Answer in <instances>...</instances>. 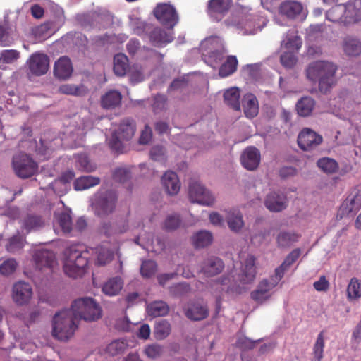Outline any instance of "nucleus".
Instances as JSON below:
<instances>
[{
    "mask_svg": "<svg viewBox=\"0 0 361 361\" xmlns=\"http://www.w3.org/2000/svg\"><path fill=\"white\" fill-rule=\"evenodd\" d=\"M337 69V66L331 61H315L307 66L305 74L309 80L318 82L319 91L326 94L336 84Z\"/></svg>",
    "mask_w": 361,
    "mask_h": 361,
    "instance_id": "obj_1",
    "label": "nucleus"
},
{
    "mask_svg": "<svg viewBox=\"0 0 361 361\" xmlns=\"http://www.w3.org/2000/svg\"><path fill=\"white\" fill-rule=\"evenodd\" d=\"M78 325V322L70 309L57 312L52 319V335L59 341H66L73 337Z\"/></svg>",
    "mask_w": 361,
    "mask_h": 361,
    "instance_id": "obj_2",
    "label": "nucleus"
},
{
    "mask_svg": "<svg viewBox=\"0 0 361 361\" xmlns=\"http://www.w3.org/2000/svg\"><path fill=\"white\" fill-rule=\"evenodd\" d=\"M88 253L72 246L64 252L63 271L71 278L82 276L86 271L88 264Z\"/></svg>",
    "mask_w": 361,
    "mask_h": 361,
    "instance_id": "obj_3",
    "label": "nucleus"
},
{
    "mask_svg": "<svg viewBox=\"0 0 361 361\" xmlns=\"http://www.w3.org/2000/svg\"><path fill=\"white\" fill-rule=\"evenodd\" d=\"M75 319L78 322H94L102 317V309L99 304L92 298L85 297L75 300L70 308Z\"/></svg>",
    "mask_w": 361,
    "mask_h": 361,
    "instance_id": "obj_4",
    "label": "nucleus"
},
{
    "mask_svg": "<svg viewBox=\"0 0 361 361\" xmlns=\"http://www.w3.org/2000/svg\"><path fill=\"white\" fill-rule=\"evenodd\" d=\"M326 16L331 22L347 25L361 20V10H357L353 3L338 4L329 10Z\"/></svg>",
    "mask_w": 361,
    "mask_h": 361,
    "instance_id": "obj_5",
    "label": "nucleus"
},
{
    "mask_svg": "<svg viewBox=\"0 0 361 361\" xmlns=\"http://www.w3.org/2000/svg\"><path fill=\"white\" fill-rule=\"evenodd\" d=\"M200 49L203 52L204 61L213 68H216L222 62L226 52L221 39L218 37L205 39L200 44Z\"/></svg>",
    "mask_w": 361,
    "mask_h": 361,
    "instance_id": "obj_6",
    "label": "nucleus"
},
{
    "mask_svg": "<svg viewBox=\"0 0 361 361\" xmlns=\"http://www.w3.org/2000/svg\"><path fill=\"white\" fill-rule=\"evenodd\" d=\"M135 123L132 119L123 120L118 129L112 134L109 140V146L111 149L121 152L123 149V142L130 140L135 135Z\"/></svg>",
    "mask_w": 361,
    "mask_h": 361,
    "instance_id": "obj_7",
    "label": "nucleus"
},
{
    "mask_svg": "<svg viewBox=\"0 0 361 361\" xmlns=\"http://www.w3.org/2000/svg\"><path fill=\"white\" fill-rule=\"evenodd\" d=\"M188 195L190 201L204 206H212L215 197L200 182L192 180L189 184Z\"/></svg>",
    "mask_w": 361,
    "mask_h": 361,
    "instance_id": "obj_8",
    "label": "nucleus"
},
{
    "mask_svg": "<svg viewBox=\"0 0 361 361\" xmlns=\"http://www.w3.org/2000/svg\"><path fill=\"white\" fill-rule=\"evenodd\" d=\"M281 280L274 274L269 279H264L259 281L255 290L251 292V298L259 304H262L268 300L272 295L271 290Z\"/></svg>",
    "mask_w": 361,
    "mask_h": 361,
    "instance_id": "obj_9",
    "label": "nucleus"
},
{
    "mask_svg": "<svg viewBox=\"0 0 361 361\" xmlns=\"http://www.w3.org/2000/svg\"><path fill=\"white\" fill-rule=\"evenodd\" d=\"M13 169L16 175L21 178L33 176L37 169V164L27 154H20L13 160Z\"/></svg>",
    "mask_w": 361,
    "mask_h": 361,
    "instance_id": "obj_10",
    "label": "nucleus"
},
{
    "mask_svg": "<svg viewBox=\"0 0 361 361\" xmlns=\"http://www.w3.org/2000/svg\"><path fill=\"white\" fill-rule=\"evenodd\" d=\"M117 195L114 191H107L100 195L94 203L95 213L98 216L111 214L115 209Z\"/></svg>",
    "mask_w": 361,
    "mask_h": 361,
    "instance_id": "obj_11",
    "label": "nucleus"
},
{
    "mask_svg": "<svg viewBox=\"0 0 361 361\" xmlns=\"http://www.w3.org/2000/svg\"><path fill=\"white\" fill-rule=\"evenodd\" d=\"M322 137L310 128H305L298 136V144L303 151H310L322 142Z\"/></svg>",
    "mask_w": 361,
    "mask_h": 361,
    "instance_id": "obj_12",
    "label": "nucleus"
},
{
    "mask_svg": "<svg viewBox=\"0 0 361 361\" xmlns=\"http://www.w3.org/2000/svg\"><path fill=\"white\" fill-rule=\"evenodd\" d=\"M361 209V190L354 188L343 202L340 212L343 216H354Z\"/></svg>",
    "mask_w": 361,
    "mask_h": 361,
    "instance_id": "obj_13",
    "label": "nucleus"
},
{
    "mask_svg": "<svg viewBox=\"0 0 361 361\" xmlns=\"http://www.w3.org/2000/svg\"><path fill=\"white\" fill-rule=\"evenodd\" d=\"M155 17L164 25L172 28L178 22L176 9L169 4L158 5L154 10Z\"/></svg>",
    "mask_w": 361,
    "mask_h": 361,
    "instance_id": "obj_14",
    "label": "nucleus"
},
{
    "mask_svg": "<svg viewBox=\"0 0 361 361\" xmlns=\"http://www.w3.org/2000/svg\"><path fill=\"white\" fill-rule=\"evenodd\" d=\"M185 316L191 321H201L209 315V308L207 305L200 302H190L183 307Z\"/></svg>",
    "mask_w": 361,
    "mask_h": 361,
    "instance_id": "obj_15",
    "label": "nucleus"
},
{
    "mask_svg": "<svg viewBox=\"0 0 361 361\" xmlns=\"http://www.w3.org/2000/svg\"><path fill=\"white\" fill-rule=\"evenodd\" d=\"M32 257L36 267L40 270L51 269L57 264L56 255L50 250H37L34 252Z\"/></svg>",
    "mask_w": 361,
    "mask_h": 361,
    "instance_id": "obj_16",
    "label": "nucleus"
},
{
    "mask_svg": "<svg viewBox=\"0 0 361 361\" xmlns=\"http://www.w3.org/2000/svg\"><path fill=\"white\" fill-rule=\"evenodd\" d=\"M264 205L271 212H280L286 208L288 200L283 192L272 191L267 195Z\"/></svg>",
    "mask_w": 361,
    "mask_h": 361,
    "instance_id": "obj_17",
    "label": "nucleus"
},
{
    "mask_svg": "<svg viewBox=\"0 0 361 361\" xmlns=\"http://www.w3.org/2000/svg\"><path fill=\"white\" fill-rule=\"evenodd\" d=\"M32 295L31 286L25 281L16 283L12 288V299L18 305L27 304Z\"/></svg>",
    "mask_w": 361,
    "mask_h": 361,
    "instance_id": "obj_18",
    "label": "nucleus"
},
{
    "mask_svg": "<svg viewBox=\"0 0 361 361\" xmlns=\"http://www.w3.org/2000/svg\"><path fill=\"white\" fill-rule=\"evenodd\" d=\"M256 258L252 255H247L242 264L240 273L238 275V281L242 284L252 283L256 277Z\"/></svg>",
    "mask_w": 361,
    "mask_h": 361,
    "instance_id": "obj_19",
    "label": "nucleus"
},
{
    "mask_svg": "<svg viewBox=\"0 0 361 361\" xmlns=\"http://www.w3.org/2000/svg\"><path fill=\"white\" fill-rule=\"evenodd\" d=\"M27 64L31 73L35 75L39 76L44 75L47 72L49 59L44 54L35 53L30 57Z\"/></svg>",
    "mask_w": 361,
    "mask_h": 361,
    "instance_id": "obj_20",
    "label": "nucleus"
},
{
    "mask_svg": "<svg viewBox=\"0 0 361 361\" xmlns=\"http://www.w3.org/2000/svg\"><path fill=\"white\" fill-rule=\"evenodd\" d=\"M200 268V272L204 276L213 277L222 272L224 263L220 258L212 256L203 260Z\"/></svg>",
    "mask_w": 361,
    "mask_h": 361,
    "instance_id": "obj_21",
    "label": "nucleus"
},
{
    "mask_svg": "<svg viewBox=\"0 0 361 361\" xmlns=\"http://www.w3.org/2000/svg\"><path fill=\"white\" fill-rule=\"evenodd\" d=\"M261 159L259 151L255 147H246L240 156V162L243 166L248 171L255 170Z\"/></svg>",
    "mask_w": 361,
    "mask_h": 361,
    "instance_id": "obj_22",
    "label": "nucleus"
},
{
    "mask_svg": "<svg viewBox=\"0 0 361 361\" xmlns=\"http://www.w3.org/2000/svg\"><path fill=\"white\" fill-rule=\"evenodd\" d=\"M232 0H209L207 4L208 13L216 19H221L229 11Z\"/></svg>",
    "mask_w": 361,
    "mask_h": 361,
    "instance_id": "obj_23",
    "label": "nucleus"
},
{
    "mask_svg": "<svg viewBox=\"0 0 361 361\" xmlns=\"http://www.w3.org/2000/svg\"><path fill=\"white\" fill-rule=\"evenodd\" d=\"M225 220L230 231L235 233H241L245 225L242 213L235 209L226 211Z\"/></svg>",
    "mask_w": 361,
    "mask_h": 361,
    "instance_id": "obj_24",
    "label": "nucleus"
},
{
    "mask_svg": "<svg viewBox=\"0 0 361 361\" xmlns=\"http://www.w3.org/2000/svg\"><path fill=\"white\" fill-rule=\"evenodd\" d=\"M73 71L70 59L67 56L60 57L54 63V74L61 80L68 79Z\"/></svg>",
    "mask_w": 361,
    "mask_h": 361,
    "instance_id": "obj_25",
    "label": "nucleus"
},
{
    "mask_svg": "<svg viewBox=\"0 0 361 361\" xmlns=\"http://www.w3.org/2000/svg\"><path fill=\"white\" fill-rule=\"evenodd\" d=\"M161 183L166 192L170 195L178 193L180 189V183L177 174L173 171L166 172L161 178Z\"/></svg>",
    "mask_w": 361,
    "mask_h": 361,
    "instance_id": "obj_26",
    "label": "nucleus"
},
{
    "mask_svg": "<svg viewBox=\"0 0 361 361\" xmlns=\"http://www.w3.org/2000/svg\"><path fill=\"white\" fill-rule=\"evenodd\" d=\"M242 106L247 118L255 117L259 112V104L257 97L251 93L246 94L242 99Z\"/></svg>",
    "mask_w": 361,
    "mask_h": 361,
    "instance_id": "obj_27",
    "label": "nucleus"
},
{
    "mask_svg": "<svg viewBox=\"0 0 361 361\" xmlns=\"http://www.w3.org/2000/svg\"><path fill=\"white\" fill-rule=\"evenodd\" d=\"M302 10V4L296 1H285L279 6L280 13L290 19L296 18Z\"/></svg>",
    "mask_w": 361,
    "mask_h": 361,
    "instance_id": "obj_28",
    "label": "nucleus"
},
{
    "mask_svg": "<svg viewBox=\"0 0 361 361\" xmlns=\"http://www.w3.org/2000/svg\"><path fill=\"white\" fill-rule=\"evenodd\" d=\"M343 52L349 56H358L361 54V42L354 37H346L342 42Z\"/></svg>",
    "mask_w": 361,
    "mask_h": 361,
    "instance_id": "obj_29",
    "label": "nucleus"
},
{
    "mask_svg": "<svg viewBox=\"0 0 361 361\" xmlns=\"http://www.w3.org/2000/svg\"><path fill=\"white\" fill-rule=\"evenodd\" d=\"M301 254V250L297 248L291 251L286 257L283 263L275 269L274 275L280 280L283 278L285 271L298 259Z\"/></svg>",
    "mask_w": 361,
    "mask_h": 361,
    "instance_id": "obj_30",
    "label": "nucleus"
},
{
    "mask_svg": "<svg viewBox=\"0 0 361 361\" xmlns=\"http://www.w3.org/2000/svg\"><path fill=\"white\" fill-rule=\"evenodd\" d=\"M301 254V250L297 248L291 251L286 257L283 263L275 269L274 275L280 280L283 278L285 271L298 259Z\"/></svg>",
    "mask_w": 361,
    "mask_h": 361,
    "instance_id": "obj_31",
    "label": "nucleus"
},
{
    "mask_svg": "<svg viewBox=\"0 0 361 361\" xmlns=\"http://www.w3.org/2000/svg\"><path fill=\"white\" fill-rule=\"evenodd\" d=\"M301 254V250L297 248L291 251L286 257L283 263L275 269L274 275L280 280L283 278L285 271L298 259Z\"/></svg>",
    "mask_w": 361,
    "mask_h": 361,
    "instance_id": "obj_32",
    "label": "nucleus"
},
{
    "mask_svg": "<svg viewBox=\"0 0 361 361\" xmlns=\"http://www.w3.org/2000/svg\"><path fill=\"white\" fill-rule=\"evenodd\" d=\"M301 254V250L297 248L291 251L286 257L283 263L275 269L274 275L280 280L283 278L285 271L298 259Z\"/></svg>",
    "mask_w": 361,
    "mask_h": 361,
    "instance_id": "obj_33",
    "label": "nucleus"
},
{
    "mask_svg": "<svg viewBox=\"0 0 361 361\" xmlns=\"http://www.w3.org/2000/svg\"><path fill=\"white\" fill-rule=\"evenodd\" d=\"M301 45L302 39L294 29L290 30L285 39L281 42V47L288 51H298Z\"/></svg>",
    "mask_w": 361,
    "mask_h": 361,
    "instance_id": "obj_34",
    "label": "nucleus"
},
{
    "mask_svg": "<svg viewBox=\"0 0 361 361\" xmlns=\"http://www.w3.org/2000/svg\"><path fill=\"white\" fill-rule=\"evenodd\" d=\"M45 225L44 220L36 214H27L23 219L22 227L26 231L30 232L32 231H37L42 228Z\"/></svg>",
    "mask_w": 361,
    "mask_h": 361,
    "instance_id": "obj_35",
    "label": "nucleus"
},
{
    "mask_svg": "<svg viewBox=\"0 0 361 361\" xmlns=\"http://www.w3.org/2000/svg\"><path fill=\"white\" fill-rule=\"evenodd\" d=\"M122 96L121 93L116 90H111L106 92L101 99V104L104 109H114L121 102Z\"/></svg>",
    "mask_w": 361,
    "mask_h": 361,
    "instance_id": "obj_36",
    "label": "nucleus"
},
{
    "mask_svg": "<svg viewBox=\"0 0 361 361\" xmlns=\"http://www.w3.org/2000/svg\"><path fill=\"white\" fill-rule=\"evenodd\" d=\"M314 106L315 101L312 97H304L297 102L296 111L300 116H309L312 114Z\"/></svg>",
    "mask_w": 361,
    "mask_h": 361,
    "instance_id": "obj_37",
    "label": "nucleus"
},
{
    "mask_svg": "<svg viewBox=\"0 0 361 361\" xmlns=\"http://www.w3.org/2000/svg\"><path fill=\"white\" fill-rule=\"evenodd\" d=\"M240 90L238 87H231L224 94L225 103L236 111L240 109Z\"/></svg>",
    "mask_w": 361,
    "mask_h": 361,
    "instance_id": "obj_38",
    "label": "nucleus"
},
{
    "mask_svg": "<svg viewBox=\"0 0 361 361\" xmlns=\"http://www.w3.org/2000/svg\"><path fill=\"white\" fill-rule=\"evenodd\" d=\"M300 235L293 231H281L276 236V243L280 247H288L298 241Z\"/></svg>",
    "mask_w": 361,
    "mask_h": 361,
    "instance_id": "obj_39",
    "label": "nucleus"
},
{
    "mask_svg": "<svg viewBox=\"0 0 361 361\" xmlns=\"http://www.w3.org/2000/svg\"><path fill=\"white\" fill-rule=\"evenodd\" d=\"M99 183V178L85 176L77 178L73 183V187L75 190H83L97 185Z\"/></svg>",
    "mask_w": 361,
    "mask_h": 361,
    "instance_id": "obj_40",
    "label": "nucleus"
},
{
    "mask_svg": "<svg viewBox=\"0 0 361 361\" xmlns=\"http://www.w3.org/2000/svg\"><path fill=\"white\" fill-rule=\"evenodd\" d=\"M213 241V235L208 231H200L192 237V243L197 248H203L209 246Z\"/></svg>",
    "mask_w": 361,
    "mask_h": 361,
    "instance_id": "obj_41",
    "label": "nucleus"
},
{
    "mask_svg": "<svg viewBox=\"0 0 361 361\" xmlns=\"http://www.w3.org/2000/svg\"><path fill=\"white\" fill-rule=\"evenodd\" d=\"M171 331V324L166 319L156 322L154 328V335L156 339L163 340L168 337Z\"/></svg>",
    "mask_w": 361,
    "mask_h": 361,
    "instance_id": "obj_42",
    "label": "nucleus"
},
{
    "mask_svg": "<svg viewBox=\"0 0 361 361\" xmlns=\"http://www.w3.org/2000/svg\"><path fill=\"white\" fill-rule=\"evenodd\" d=\"M123 287V281L119 277H114L107 281L102 286L105 295L113 296L117 295Z\"/></svg>",
    "mask_w": 361,
    "mask_h": 361,
    "instance_id": "obj_43",
    "label": "nucleus"
},
{
    "mask_svg": "<svg viewBox=\"0 0 361 361\" xmlns=\"http://www.w3.org/2000/svg\"><path fill=\"white\" fill-rule=\"evenodd\" d=\"M147 310L148 314L154 317H164L169 313V307L162 300L154 301L147 306Z\"/></svg>",
    "mask_w": 361,
    "mask_h": 361,
    "instance_id": "obj_44",
    "label": "nucleus"
},
{
    "mask_svg": "<svg viewBox=\"0 0 361 361\" xmlns=\"http://www.w3.org/2000/svg\"><path fill=\"white\" fill-rule=\"evenodd\" d=\"M128 348L126 341L121 339L114 340L109 343L104 351L110 356H116L123 353Z\"/></svg>",
    "mask_w": 361,
    "mask_h": 361,
    "instance_id": "obj_45",
    "label": "nucleus"
},
{
    "mask_svg": "<svg viewBox=\"0 0 361 361\" xmlns=\"http://www.w3.org/2000/svg\"><path fill=\"white\" fill-rule=\"evenodd\" d=\"M238 60L235 56H228L224 63L219 67V75L225 78L233 74L237 69Z\"/></svg>",
    "mask_w": 361,
    "mask_h": 361,
    "instance_id": "obj_46",
    "label": "nucleus"
},
{
    "mask_svg": "<svg viewBox=\"0 0 361 361\" xmlns=\"http://www.w3.org/2000/svg\"><path fill=\"white\" fill-rule=\"evenodd\" d=\"M128 68V59L123 54H118L114 58V71L118 76H123Z\"/></svg>",
    "mask_w": 361,
    "mask_h": 361,
    "instance_id": "obj_47",
    "label": "nucleus"
},
{
    "mask_svg": "<svg viewBox=\"0 0 361 361\" xmlns=\"http://www.w3.org/2000/svg\"><path fill=\"white\" fill-rule=\"evenodd\" d=\"M149 38L156 46H161L172 41V37L160 28H154L151 32Z\"/></svg>",
    "mask_w": 361,
    "mask_h": 361,
    "instance_id": "obj_48",
    "label": "nucleus"
},
{
    "mask_svg": "<svg viewBox=\"0 0 361 361\" xmlns=\"http://www.w3.org/2000/svg\"><path fill=\"white\" fill-rule=\"evenodd\" d=\"M59 92L68 95L82 96L87 93V88L83 85L63 84L59 87Z\"/></svg>",
    "mask_w": 361,
    "mask_h": 361,
    "instance_id": "obj_49",
    "label": "nucleus"
},
{
    "mask_svg": "<svg viewBox=\"0 0 361 361\" xmlns=\"http://www.w3.org/2000/svg\"><path fill=\"white\" fill-rule=\"evenodd\" d=\"M55 224H58L63 233H69L72 229V219L67 212L55 214Z\"/></svg>",
    "mask_w": 361,
    "mask_h": 361,
    "instance_id": "obj_50",
    "label": "nucleus"
},
{
    "mask_svg": "<svg viewBox=\"0 0 361 361\" xmlns=\"http://www.w3.org/2000/svg\"><path fill=\"white\" fill-rule=\"evenodd\" d=\"M347 297L350 300L361 298V281L356 278L351 279L347 288Z\"/></svg>",
    "mask_w": 361,
    "mask_h": 361,
    "instance_id": "obj_51",
    "label": "nucleus"
},
{
    "mask_svg": "<svg viewBox=\"0 0 361 361\" xmlns=\"http://www.w3.org/2000/svg\"><path fill=\"white\" fill-rule=\"evenodd\" d=\"M75 158V167L84 172H92L96 169V165L92 163L85 154H78Z\"/></svg>",
    "mask_w": 361,
    "mask_h": 361,
    "instance_id": "obj_52",
    "label": "nucleus"
},
{
    "mask_svg": "<svg viewBox=\"0 0 361 361\" xmlns=\"http://www.w3.org/2000/svg\"><path fill=\"white\" fill-rule=\"evenodd\" d=\"M317 164L322 171L326 173H334L338 169V164L336 161L329 157L319 159Z\"/></svg>",
    "mask_w": 361,
    "mask_h": 361,
    "instance_id": "obj_53",
    "label": "nucleus"
},
{
    "mask_svg": "<svg viewBox=\"0 0 361 361\" xmlns=\"http://www.w3.org/2000/svg\"><path fill=\"white\" fill-rule=\"evenodd\" d=\"M144 354L151 360H157L161 357L164 353V348L157 343L147 345L144 350Z\"/></svg>",
    "mask_w": 361,
    "mask_h": 361,
    "instance_id": "obj_54",
    "label": "nucleus"
},
{
    "mask_svg": "<svg viewBox=\"0 0 361 361\" xmlns=\"http://www.w3.org/2000/svg\"><path fill=\"white\" fill-rule=\"evenodd\" d=\"M324 331H321L313 346V356L315 361H321L324 356Z\"/></svg>",
    "mask_w": 361,
    "mask_h": 361,
    "instance_id": "obj_55",
    "label": "nucleus"
},
{
    "mask_svg": "<svg viewBox=\"0 0 361 361\" xmlns=\"http://www.w3.org/2000/svg\"><path fill=\"white\" fill-rule=\"evenodd\" d=\"M97 255V264L99 265H104L113 259L112 252L107 248L104 247H98L95 249Z\"/></svg>",
    "mask_w": 361,
    "mask_h": 361,
    "instance_id": "obj_56",
    "label": "nucleus"
},
{
    "mask_svg": "<svg viewBox=\"0 0 361 361\" xmlns=\"http://www.w3.org/2000/svg\"><path fill=\"white\" fill-rule=\"evenodd\" d=\"M271 231L267 228H262L256 231L251 238V241L256 245H261L270 240Z\"/></svg>",
    "mask_w": 361,
    "mask_h": 361,
    "instance_id": "obj_57",
    "label": "nucleus"
},
{
    "mask_svg": "<svg viewBox=\"0 0 361 361\" xmlns=\"http://www.w3.org/2000/svg\"><path fill=\"white\" fill-rule=\"evenodd\" d=\"M157 263L151 259L142 262L140 267L141 275L145 278H150L154 276L157 271Z\"/></svg>",
    "mask_w": 361,
    "mask_h": 361,
    "instance_id": "obj_58",
    "label": "nucleus"
},
{
    "mask_svg": "<svg viewBox=\"0 0 361 361\" xmlns=\"http://www.w3.org/2000/svg\"><path fill=\"white\" fill-rule=\"evenodd\" d=\"M190 291V287L187 283H178L169 288L170 293L175 297H180L188 294Z\"/></svg>",
    "mask_w": 361,
    "mask_h": 361,
    "instance_id": "obj_59",
    "label": "nucleus"
},
{
    "mask_svg": "<svg viewBox=\"0 0 361 361\" xmlns=\"http://www.w3.org/2000/svg\"><path fill=\"white\" fill-rule=\"evenodd\" d=\"M167 109V98L162 94H157L154 97L152 109L155 114H159Z\"/></svg>",
    "mask_w": 361,
    "mask_h": 361,
    "instance_id": "obj_60",
    "label": "nucleus"
},
{
    "mask_svg": "<svg viewBox=\"0 0 361 361\" xmlns=\"http://www.w3.org/2000/svg\"><path fill=\"white\" fill-rule=\"evenodd\" d=\"M20 56V53L14 49L4 50L0 54V63H12Z\"/></svg>",
    "mask_w": 361,
    "mask_h": 361,
    "instance_id": "obj_61",
    "label": "nucleus"
},
{
    "mask_svg": "<svg viewBox=\"0 0 361 361\" xmlns=\"http://www.w3.org/2000/svg\"><path fill=\"white\" fill-rule=\"evenodd\" d=\"M294 51H285L280 57L281 64L288 68H293L297 63V57L295 56Z\"/></svg>",
    "mask_w": 361,
    "mask_h": 361,
    "instance_id": "obj_62",
    "label": "nucleus"
},
{
    "mask_svg": "<svg viewBox=\"0 0 361 361\" xmlns=\"http://www.w3.org/2000/svg\"><path fill=\"white\" fill-rule=\"evenodd\" d=\"M181 224V220L178 215H169L164 221V228L167 231L177 229Z\"/></svg>",
    "mask_w": 361,
    "mask_h": 361,
    "instance_id": "obj_63",
    "label": "nucleus"
},
{
    "mask_svg": "<svg viewBox=\"0 0 361 361\" xmlns=\"http://www.w3.org/2000/svg\"><path fill=\"white\" fill-rule=\"evenodd\" d=\"M17 267V262L13 259L4 261L0 265V272L4 275H10L13 273Z\"/></svg>",
    "mask_w": 361,
    "mask_h": 361,
    "instance_id": "obj_64",
    "label": "nucleus"
}]
</instances>
